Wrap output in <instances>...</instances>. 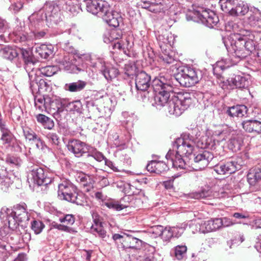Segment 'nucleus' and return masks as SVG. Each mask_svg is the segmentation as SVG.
I'll return each instance as SVG.
<instances>
[{
    "instance_id": "1",
    "label": "nucleus",
    "mask_w": 261,
    "mask_h": 261,
    "mask_svg": "<svg viewBox=\"0 0 261 261\" xmlns=\"http://www.w3.org/2000/svg\"><path fill=\"white\" fill-rule=\"evenodd\" d=\"M152 89L155 92L152 106L158 109L165 106L166 111L170 115L175 117L180 116L192 103L191 94L188 92H179L171 99L170 94L173 92L175 84L164 77L155 79L152 82Z\"/></svg>"
},
{
    "instance_id": "2",
    "label": "nucleus",
    "mask_w": 261,
    "mask_h": 261,
    "mask_svg": "<svg viewBox=\"0 0 261 261\" xmlns=\"http://www.w3.org/2000/svg\"><path fill=\"white\" fill-rule=\"evenodd\" d=\"M200 136L197 128L192 130V133H184L181 137L177 138L174 145L177 148L176 152L185 155L191 161V167L195 170H201L206 168L214 158L213 154L207 151H203L197 154H192L194 144Z\"/></svg>"
},
{
    "instance_id": "3",
    "label": "nucleus",
    "mask_w": 261,
    "mask_h": 261,
    "mask_svg": "<svg viewBox=\"0 0 261 261\" xmlns=\"http://www.w3.org/2000/svg\"><path fill=\"white\" fill-rule=\"evenodd\" d=\"M239 33H233L230 35L227 38L223 39V43L228 51H233L234 57L241 60L248 56L246 53L245 48L239 40L241 36L247 37L250 36V31L247 30H241Z\"/></svg>"
},
{
    "instance_id": "4",
    "label": "nucleus",
    "mask_w": 261,
    "mask_h": 261,
    "mask_svg": "<svg viewBox=\"0 0 261 261\" xmlns=\"http://www.w3.org/2000/svg\"><path fill=\"white\" fill-rule=\"evenodd\" d=\"M202 77L201 72L199 70L190 67H186L179 70L170 80L178 82L181 86L185 87H191L198 83Z\"/></svg>"
},
{
    "instance_id": "5",
    "label": "nucleus",
    "mask_w": 261,
    "mask_h": 261,
    "mask_svg": "<svg viewBox=\"0 0 261 261\" xmlns=\"http://www.w3.org/2000/svg\"><path fill=\"white\" fill-rule=\"evenodd\" d=\"M191 16L194 21L201 22L210 28L216 25L219 22L218 17L213 11L202 6H194Z\"/></svg>"
},
{
    "instance_id": "6",
    "label": "nucleus",
    "mask_w": 261,
    "mask_h": 261,
    "mask_svg": "<svg viewBox=\"0 0 261 261\" xmlns=\"http://www.w3.org/2000/svg\"><path fill=\"white\" fill-rule=\"evenodd\" d=\"M41 71L38 69H33L28 72L30 88L34 91L45 93L51 91V87L47 82L40 76Z\"/></svg>"
},
{
    "instance_id": "7",
    "label": "nucleus",
    "mask_w": 261,
    "mask_h": 261,
    "mask_svg": "<svg viewBox=\"0 0 261 261\" xmlns=\"http://www.w3.org/2000/svg\"><path fill=\"white\" fill-rule=\"evenodd\" d=\"M42 10L45 12L46 21L58 24L62 20L60 8L56 2H46Z\"/></svg>"
},
{
    "instance_id": "8",
    "label": "nucleus",
    "mask_w": 261,
    "mask_h": 261,
    "mask_svg": "<svg viewBox=\"0 0 261 261\" xmlns=\"http://www.w3.org/2000/svg\"><path fill=\"white\" fill-rule=\"evenodd\" d=\"M86 8L88 12L100 17L110 10L108 3L102 0H90L87 2Z\"/></svg>"
},
{
    "instance_id": "9",
    "label": "nucleus",
    "mask_w": 261,
    "mask_h": 261,
    "mask_svg": "<svg viewBox=\"0 0 261 261\" xmlns=\"http://www.w3.org/2000/svg\"><path fill=\"white\" fill-rule=\"evenodd\" d=\"M168 164L170 162L174 168L184 169L191 166V161H187V158H183V155L170 150L166 155Z\"/></svg>"
},
{
    "instance_id": "10",
    "label": "nucleus",
    "mask_w": 261,
    "mask_h": 261,
    "mask_svg": "<svg viewBox=\"0 0 261 261\" xmlns=\"http://www.w3.org/2000/svg\"><path fill=\"white\" fill-rule=\"evenodd\" d=\"M66 146L68 150L77 158H80L89 152V146L80 140H69Z\"/></svg>"
},
{
    "instance_id": "11",
    "label": "nucleus",
    "mask_w": 261,
    "mask_h": 261,
    "mask_svg": "<svg viewBox=\"0 0 261 261\" xmlns=\"http://www.w3.org/2000/svg\"><path fill=\"white\" fill-rule=\"evenodd\" d=\"M45 101H46L45 111L51 114L56 120L60 119L61 113L63 112L61 100L46 95Z\"/></svg>"
},
{
    "instance_id": "12",
    "label": "nucleus",
    "mask_w": 261,
    "mask_h": 261,
    "mask_svg": "<svg viewBox=\"0 0 261 261\" xmlns=\"http://www.w3.org/2000/svg\"><path fill=\"white\" fill-rule=\"evenodd\" d=\"M226 218H216L207 221H203L200 225L199 231L202 233H206L215 231L219 229L223 225L228 226V224H224V221Z\"/></svg>"
},
{
    "instance_id": "13",
    "label": "nucleus",
    "mask_w": 261,
    "mask_h": 261,
    "mask_svg": "<svg viewBox=\"0 0 261 261\" xmlns=\"http://www.w3.org/2000/svg\"><path fill=\"white\" fill-rule=\"evenodd\" d=\"M58 196H72L74 194L80 195L76 187L69 180L61 179L58 184Z\"/></svg>"
},
{
    "instance_id": "14",
    "label": "nucleus",
    "mask_w": 261,
    "mask_h": 261,
    "mask_svg": "<svg viewBox=\"0 0 261 261\" xmlns=\"http://www.w3.org/2000/svg\"><path fill=\"white\" fill-rule=\"evenodd\" d=\"M151 77L144 71H141L137 73L135 79L136 87L138 90L142 91H147L150 87Z\"/></svg>"
},
{
    "instance_id": "15",
    "label": "nucleus",
    "mask_w": 261,
    "mask_h": 261,
    "mask_svg": "<svg viewBox=\"0 0 261 261\" xmlns=\"http://www.w3.org/2000/svg\"><path fill=\"white\" fill-rule=\"evenodd\" d=\"M34 182L38 186L47 185L51 181L50 178L47 176V172L40 167L34 168L32 171Z\"/></svg>"
},
{
    "instance_id": "16",
    "label": "nucleus",
    "mask_w": 261,
    "mask_h": 261,
    "mask_svg": "<svg viewBox=\"0 0 261 261\" xmlns=\"http://www.w3.org/2000/svg\"><path fill=\"white\" fill-rule=\"evenodd\" d=\"M226 85L229 86L230 89L245 88L249 85L248 79L244 76L234 75L228 78L225 82Z\"/></svg>"
},
{
    "instance_id": "17",
    "label": "nucleus",
    "mask_w": 261,
    "mask_h": 261,
    "mask_svg": "<svg viewBox=\"0 0 261 261\" xmlns=\"http://www.w3.org/2000/svg\"><path fill=\"white\" fill-rule=\"evenodd\" d=\"M25 206L26 204L25 203H23L22 205L17 204L14 206L13 211L10 213L11 218L18 222L28 220L29 216Z\"/></svg>"
},
{
    "instance_id": "18",
    "label": "nucleus",
    "mask_w": 261,
    "mask_h": 261,
    "mask_svg": "<svg viewBox=\"0 0 261 261\" xmlns=\"http://www.w3.org/2000/svg\"><path fill=\"white\" fill-rule=\"evenodd\" d=\"M101 18L110 25L114 28L119 26L122 23V18L119 13L116 11H109Z\"/></svg>"
},
{
    "instance_id": "19",
    "label": "nucleus",
    "mask_w": 261,
    "mask_h": 261,
    "mask_svg": "<svg viewBox=\"0 0 261 261\" xmlns=\"http://www.w3.org/2000/svg\"><path fill=\"white\" fill-rule=\"evenodd\" d=\"M92 218L93 219L94 224L91 227L92 232L102 239H104L107 236V231L103 229L102 223L99 219V216L97 213H93Z\"/></svg>"
},
{
    "instance_id": "20",
    "label": "nucleus",
    "mask_w": 261,
    "mask_h": 261,
    "mask_svg": "<svg viewBox=\"0 0 261 261\" xmlns=\"http://www.w3.org/2000/svg\"><path fill=\"white\" fill-rule=\"evenodd\" d=\"M243 128L247 132L261 133V122L256 120H248L242 122Z\"/></svg>"
},
{
    "instance_id": "21",
    "label": "nucleus",
    "mask_w": 261,
    "mask_h": 261,
    "mask_svg": "<svg viewBox=\"0 0 261 261\" xmlns=\"http://www.w3.org/2000/svg\"><path fill=\"white\" fill-rule=\"evenodd\" d=\"M124 248L139 249L142 244V241L132 236L126 235L122 242Z\"/></svg>"
},
{
    "instance_id": "22",
    "label": "nucleus",
    "mask_w": 261,
    "mask_h": 261,
    "mask_svg": "<svg viewBox=\"0 0 261 261\" xmlns=\"http://www.w3.org/2000/svg\"><path fill=\"white\" fill-rule=\"evenodd\" d=\"M247 112V108L245 105H237L229 107L226 113L231 117H242Z\"/></svg>"
},
{
    "instance_id": "23",
    "label": "nucleus",
    "mask_w": 261,
    "mask_h": 261,
    "mask_svg": "<svg viewBox=\"0 0 261 261\" xmlns=\"http://www.w3.org/2000/svg\"><path fill=\"white\" fill-rule=\"evenodd\" d=\"M247 112V108L245 105H237L229 107L226 113L231 117H242Z\"/></svg>"
},
{
    "instance_id": "24",
    "label": "nucleus",
    "mask_w": 261,
    "mask_h": 261,
    "mask_svg": "<svg viewBox=\"0 0 261 261\" xmlns=\"http://www.w3.org/2000/svg\"><path fill=\"white\" fill-rule=\"evenodd\" d=\"M247 179L250 185H254L261 180V168L255 167L249 170L247 174Z\"/></svg>"
},
{
    "instance_id": "25",
    "label": "nucleus",
    "mask_w": 261,
    "mask_h": 261,
    "mask_svg": "<svg viewBox=\"0 0 261 261\" xmlns=\"http://www.w3.org/2000/svg\"><path fill=\"white\" fill-rule=\"evenodd\" d=\"M233 166L231 161L220 163L216 166L215 171L219 174H231L236 172Z\"/></svg>"
},
{
    "instance_id": "26",
    "label": "nucleus",
    "mask_w": 261,
    "mask_h": 261,
    "mask_svg": "<svg viewBox=\"0 0 261 261\" xmlns=\"http://www.w3.org/2000/svg\"><path fill=\"white\" fill-rule=\"evenodd\" d=\"M36 51L41 58L47 59L53 56L54 47L51 45L42 44L36 47Z\"/></svg>"
},
{
    "instance_id": "27",
    "label": "nucleus",
    "mask_w": 261,
    "mask_h": 261,
    "mask_svg": "<svg viewBox=\"0 0 261 261\" xmlns=\"http://www.w3.org/2000/svg\"><path fill=\"white\" fill-rule=\"evenodd\" d=\"M87 85V83L86 82L79 80L76 82L66 84L64 88L66 91H68L70 92H77L81 91L84 89Z\"/></svg>"
},
{
    "instance_id": "28",
    "label": "nucleus",
    "mask_w": 261,
    "mask_h": 261,
    "mask_svg": "<svg viewBox=\"0 0 261 261\" xmlns=\"http://www.w3.org/2000/svg\"><path fill=\"white\" fill-rule=\"evenodd\" d=\"M247 22L252 27L261 28V13L258 10L250 14L247 18Z\"/></svg>"
},
{
    "instance_id": "29",
    "label": "nucleus",
    "mask_w": 261,
    "mask_h": 261,
    "mask_svg": "<svg viewBox=\"0 0 261 261\" xmlns=\"http://www.w3.org/2000/svg\"><path fill=\"white\" fill-rule=\"evenodd\" d=\"M0 55L4 59L12 61L18 56V53L15 48L6 46L0 49Z\"/></svg>"
},
{
    "instance_id": "30",
    "label": "nucleus",
    "mask_w": 261,
    "mask_h": 261,
    "mask_svg": "<svg viewBox=\"0 0 261 261\" xmlns=\"http://www.w3.org/2000/svg\"><path fill=\"white\" fill-rule=\"evenodd\" d=\"M252 36L253 35L250 32V36L244 37L243 36H241V38L239 39L242 44H243L244 48H245L246 54H248V55L256 49L255 43L251 38Z\"/></svg>"
},
{
    "instance_id": "31",
    "label": "nucleus",
    "mask_w": 261,
    "mask_h": 261,
    "mask_svg": "<svg viewBox=\"0 0 261 261\" xmlns=\"http://www.w3.org/2000/svg\"><path fill=\"white\" fill-rule=\"evenodd\" d=\"M0 130L2 133L1 139L4 143L9 144L13 142L14 140L13 135L2 122H0Z\"/></svg>"
},
{
    "instance_id": "32",
    "label": "nucleus",
    "mask_w": 261,
    "mask_h": 261,
    "mask_svg": "<svg viewBox=\"0 0 261 261\" xmlns=\"http://www.w3.org/2000/svg\"><path fill=\"white\" fill-rule=\"evenodd\" d=\"M77 181H80L83 185V188L81 191L84 195H86V192H88L93 190V187L91 184H88L90 180L89 176L83 173L80 174L76 178Z\"/></svg>"
},
{
    "instance_id": "33",
    "label": "nucleus",
    "mask_w": 261,
    "mask_h": 261,
    "mask_svg": "<svg viewBox=\"0 0 261 261\" xmlns=\"http://www.w3.org/2000/svg\"><path fill=\"white\" fill-rule=\"evenodd\" d=\"M236 5L237 8L233 12V16H243L248 12L249 8L247 4L244 2L238 0V3H237Z\"/></svg>"
},
{
    "instance_id": "34",
    "label": "nucleus",
    "mask_w": 261,
    "mask_h": 261,
    "mask_svg": "<svg viewBox=\"0 0 261 261\" xmlns=\"http://www.w3.org/2000/svg\"><path fill=\"white\" fill-rule=\"evenodd\" d=\"M102 74L105 79L109 81L116 77L119 74V71L116 68L109 67L107 66Z\"/></svg>"
},
{
    "instance_id": "35",
    "label": "nucleus",
    "mask_w": 261,
    "mask_h": 261,
    "mask_svg": "<svg viewBox=\"0 0 261 261\" xmlns=\"http://www.w3.org/2000/svg\"><path fill=\"white\" fill-rule=\"evenodd\" d=\"M90 65L101 73L107 67L105 60L101 58H97L95 61L93 59H91Z\"/></svg>"
},
{
    "instance_id": "36",
    "label": "nucleus",
    "mask_w": 261,
    "mask_h": 261,
    "mask_svg": "<svg viewBox=\"0 0 261 261\" xmlns=\"http://www.w3.org/2000/svg\"><path fill=\"white\" fill-rule=\"evenodd\" d=\"M113 49H118L119 50H122L123 53L129 56L128 53L127 51H128L129 48H131V45L127 40H125V42L122 40L117 41L116 42L112 43V44Z\"/></svg>"
},
{
    "instance_id": "37",
    "label": "nucleus",
    "mask_w": 261,
    "mask_h": 261,
    "mask_svg": "<svg viewBox=\"0 0 261 261\" xmlns=\"http://www.w3.org/2000/svg\"><path fill=\"white\" fill-rule=\"evenodd\" d=\"M232 132L231 128L227 126H221L215 130L214 134L216 136H221L222 140H225L230 135Z\"/></svg>"
},
{
    "instance_id": "38",
    "label": "nucleus",
    "mask_w": 261,
    "mask_h": 261,
    "mask_svg": "<svg viewBox=\"0 0 261 261\" xmlns=\"http://www.w3.org/2000/svg\"><path fill=\"white\" fill-rule=\"evenodd\" d=\"M21 53L24 62L28 66L29 64H34L35 59L33 56L32 52L30 49H21Z\"/></svg>"
},
{
    "instance_id": "39",
    "label": "nucleus",
    "mask_w": 261,
    "mask_h": 261,
    "mask_svg": "<svg viewBox=\"0 0 261 261\" xmlns=\"http://www.w3.org/2000/svg\"><path fill=\"white\" fill-rule=\"evenodd\" d=\"M63 199L77 205L84 206L87 203V197H63Z\"/></svg>"
},
{
    "instance_id": "40",
    "label": "nucleus",
    "mask_w": 261,
    "mask_h": 261,
    "mask_svg": "<svg viewBox=\"0 0 261 261\" xmlns=\"http://www.w3.org/2000/svg\"><path fill=\"white\" fill-rule=\"evenodd\" d=\"M200 142H201V145L199 144L198 146L202 148H211L214 145V142L212 141V138H210L207 136H202L200 140L198 141V143Z\"/></svg>"
},
{
    "instance_id": "41",
    "label": "nucleus",
    "mask_w": 261,
    "mask_h": 261,
    "mask_svg": "<svg viewBox=\"0 0 261 261\" xmlns=\"http://www.w3.org/2000/svg\"><path fill=\"white\" fill-rule=\"evenodd\" d=\"M125 74L128 76L136 75L138 72L136 64L133 62L125 64L124 67Z\"/></svg>"
},
{
    "instance_id": "42",
    "label": "nucleus",
    "mask_w": 261,
    "mask_h": 261,
    "mask_svg": "<svg viewBox=\"0 0 261 261\" xmlns=\"http://www.w3.org/2000/svg\"><path fill=\"white\" fill-rule=\"evenodd\" d=\"M242 141L237 138H231L228 143V147L233 152H237L241 150Z\"/></svg>"
},
{
    "instance_id": "43",
    "label": "nucleus",
    "mask_w": 261,
    "mask_h": 261,
    "mask_svg": "<svg viewBox=\"0 0 261 261\" xmlns=\"http://www.w3.org/2000/svg\"><path fill=\"white\" fill-rule=\"evenodd\" d=\"M66 10L72 15L76 14L80 10V6L76 4H74L71 0H67L65 2Z\"/></svg>"
},
{
    "instance_id": "44",
    "label": "nucleus",
    "mask_w": 261,
    "mask_h": 261,
    "mask_svg": "<svg viewBox=\"0 0 261 261\" xmlns=\"http://www.w3.org/2000/svg\"><path fill=\"white\" fill-rule=\"evenodd\" d=\"M233 0H220L219 4L221 10L230 15L231 7Z\"/></svg>"
},
{
    "instance_id": "45",
    "label": "nucleus",
    "mask_w": 261,
    "mask_h": 261,
    "mask_svg": "<svg viewBox=\"0 0 261 261\" xmlns=\"http://www.w3.org/2000/svg\"><path fill=\"white\" fill-rule=\"evenodd\" d=\"M187 246L185 245H177L174 248V254L178 259H181L187 252Z\"/></svg>"
},
{
    "instance_id": "46",
    "label": "nucleus",
    "mask_w": 261,
    "mask_h": 261,
    "mask_svg": "<svg viewBox=\"0 0 261 261\" xmlns=\"http://www.w3.org/2000/svg\"><path fill=\"white\" fill-rule=\"evenodd\" d=\"M6 161L8 164L17 168L20 167L22 164V160L20 158L15 156H8Z\"/></svg>"
},
{
    "instance_id": "47",
    "label": "nucleus",
    "mask_w": 261,
    "mask_h": 261,
    "mask_svg": "<svg viewBox=\"0 0 261 261\" xmlns=\"http://www.w3.org/2000/svg\"><path fill=\"white\" fill-rule=\"evenodd\" d=\"M67 107L70 111L81 113L82 110V105L80 100H76L69 102Z\"/></svg>"
},
{
    "instance_id": "48",
    "label": "nucleus",
    "mask_w": 261,
    "mask_h": 261,
    "mask_svg": "<svg viewBox=\"0 0 261 261\" xmlns=\"http://www.w3.org/2000/svg\"><path fill=\"white\" fill-rule=\"evenodd\" d=\"M61 64L64 66V68L67 70H69L70 69L73 70L74 68H76L79 71H81V69L77 67L75 65L72 64L71 61H70L68 56L64 57L61 61Z\"/></svg>"
},
{
    "instance_id": "49",
    "label": "nucleus",
    "mask_w": 261,
    "mask_h": 261,
    "mask_svg": "<svg viewBox=\"0 0 261 261\" xmlns=\"http://www.w3.org/2000/svg\"><path fill=\"white\" fill-rule=\"evenodd\" d=\"M44 227V224L39 220H34L32 222L31 228L35 234H39Z\"/></svg>"
},
{
    "instance_id": "50",
    "label": "nucleus",
    "mask_w": 261,
    "mask_h": 261,
    "mask_svg": "<svg viewBox=\"0 0 261 261\" xmlns=\"http://www.w3.org/2000/svg\"><path fill=\"white\" fill-rule=\"evenodd\" d=\"M87 156L92 157L98 162H101L103 160H105V159H106L101 153L97 152L93 149L91 150L90 148L89 152H87Z\"/></svg>"
},
{
    "instance_id": "51",
    "label": "nucleus",
    "mask_w": 261,
    "mask_h": 261,
    "mask_svg": "<svg viewBox=\"0 0 261 261\" xmlns=\"http://www.w3.org/2000/svg\"><path fill=\"white\" fill-rule=\"evenodd\" d=\"M164 241H169L172 238V233L171 232V227H166L162 230V232L160 236Z\"/></svg>"
},
{
    "instance_id": "52",
    "label": "nucleus",
    "mask_w": 261,
    "mask_h": 261,
    "mask_svg": "<svg viewBox=\"0 0 261 261\" xmlns=\"http://www.w3.org/2000/svg\"><path fill=\"white\" fill-rule=\"evenodd\" d=\"M167 165L163 161H156L155 173L159 174L168 170Z\"/></svg>"
},
{
    "instance_id": "53",
    "label": "nucleus",
    "mask_w": 261,
    "mask_h": 261,
    "mask_svg": "<svg viewBox=\"0 0 261 261\" xmlns=\"http://www.w3.org/2000/svg\"><path fill=\"white\" fill-rule=\"evenodd\" d=\"M23 135L26 140L29 142L32 141L37 135L33 130L29 127H25L23 129Z\"/></svg>"
},
{
    "instance_id": "54",
    "label": "nucleus",
    "mask_w": 261,
    "mask_h": 261,
    "mask_svg": "<svg viewBox=\"0 0 261 261\" xmlns=\"http://www.w3.org/2000/svg\"><path fill=\"white\" fill-rule=\"evenodd\" d=\"M46 137L53 144L55 145H59L60 139L58 135L56 133L49 132L46 134Z\"/></svg>"
},
{
    "instance_id": "55",
    "label": "nucleus",
    "mask_w": 261,
    "mask_h": 261,
    "mask_svg": "<svg viewBox=\"0 0 261 261\" xmlns=\"http://www.w3.org/2000/svg\"><path fill=\"white\" fill-rule=\"evenodd\" d=\"M211 193V188L209 186L206 185L199 187L198 190L195 192V194L196 195H203L204 196H205V195L210 196Z\"/></svg>"
},
{
    "instance_id": "56",
    "label": "nucleus",
    "mask_w": 261,
    "mask_h": 261,
    "mask_svg": "<svg viewBox=\"0 0 261 261\" xmlns=\"http://www.w3.org/2000/svg\"><path fill=\"white\" fill-rule=\"evenodd\" d=\"M46 96L43 98H39L35 99V105L37 109L41 111H43V109H46Z\"/></svg>"
},
{
    "instance_id": "57",
    "label": "nucleus",
    "mask_w": 261,
    "mask_h": 261,
    "mask_svg": "<svg viewBox=\"0 0 261 261\" xmlns=\"http://www.w3.org/2000/svg\"><path fill=\"white\" fill-rule=\"evenodd\" d=\"M12 210L6 207H3L2 208L0 212V218L2 220H7L9 222L10 221V218H11L10 213Z\"/></svg>"
},
{
    "instance_id": "58",
    "label": "nucleus",
    "mask_w": 261,
    "mask_h": 261,
    "mask_svg": "<svg viewBox=\"0 0 261 261\" xmlns=\"http://www.w3.org/2000/svg\"><path fill=\"white\" fill-rule=\"evenodd\" d=\"M105 204L110 208H113L118 211L127 207V205L126 204L114 203L112 202H105Z\"/></svg>"
},
{
    "instance_id": "59",
    "label": "nucleus",
    "mask_w": 261,
    "mask_h": 261,
    "mask_svg": "<svg viewBox=\"0 0 261 261\" xmlns=\"http://www.w3.org/2000/svg\"><path fill=\"white\" fill-rule=\"evenodd\" d=\"M23 6V4L20 2H18L12 4L10 6L9 9L14 13H17L22 9Z\"/></svg>"
},
{
    "instance_id": "60",
    "label": "nucleus",
    "mask_w": 261,
    "mask_h": 261,
    "mask_svg": "<svg viewBox=\"0 0 261 261\" xmlns=\"http://www.w3.org/2000/svg\"><path fill=\"white\" fill-rule=\"evenodd\" d=\"M50 226L51 228H56L59 230L65 232H69L70 230V227L61 224H58L55 221H53L50 223Z\"/></svg>"
},
{
    "instance_id": "61",
    "label": "nucleus",
    "mask_w": 261,
    "mask_h": 261,
    "mask_svg": "<svg viewBox=\"0 0 261 261\" xmlns=\"http://www.w3.org/2000/svg\"><path fill=\"white\" fill-rule=\"evenodd\" d=\"M231 161L234 165L236 171L240 170L242 167L245 165V162L241 157H237Z\"/></svg>"
},
{
    "instance_id": "62",
    "label": "nucleus",
    "mask_w": 261,
    "mask_h": 261,
    "mask_svg": "<svg viewBox=\"0 0 261 261\" xmlns=\"http://www.w3.org/2000/svg\"><path fill=\"white\" fill-rule=\"evenodd\" d=\"M150 0H142L139 4L142 8L146 9H148L149 11L154 12L158 13V11L159 9H154V8H151L152 6L150 5Z\"/></svg>"
},
{
    "instance_id": "63",
    "label": "nucleus",
    "mask_w": 261,
    "mask_h": 261,
    "mask_svg": "<svg viewBox=\"0 0 261 261\" xmlns=\"http://www.w3.org/2000/svg\"><path fill=\"white\" fill-rule=\"evenodd\" d=\"M150 5L151 8H154V9H159L158 12H160L163 9V1L162 0H150Z\"/></svg>"
},
{
    "instance_id": "64",
    "label": "nucleus",
    "mask_w": 261,
    "mask_h": 261,
    "mask_svg": "<svg viewBox=\"0 0 261 261\" xmlns=\"http://www.w3.org/2000/svg\"><path fill=\"white\" fill-rule=\"evenodd\" d=\"M59 221L61 223L66 222L67 224L72 225L75 222V218L73 215L67 214L64 218H60Z\"/></svg>"
}]
</instances>
